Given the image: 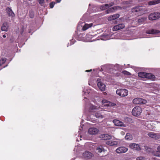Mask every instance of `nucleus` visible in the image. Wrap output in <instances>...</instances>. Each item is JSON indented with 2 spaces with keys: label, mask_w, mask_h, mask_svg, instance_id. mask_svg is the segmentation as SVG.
<instances>
[{
  "label": "nucleus",
  "mask_w": 160,
  "mask_h": 160,
  "mask_svg": "<svg viewBox=\"0 0 160 160\" xmlns=\"http://www.w3.org/2000/svg\"><path fill=\"white\" fill-rule=\"evenodd\" d=\"M138 76L139 77L142 78H146L148 79H152L155 77L152 74L145 72H140L138 73Z\"/></svg>",
  "instance_id": "1"
},
{
  "label": "nucleus",
  "mask_w": 160,
  "mask_h": 160,
  "mask_svg": "<svg viewBox=\"0 0 160 160\" xmlns=\"http://www.w3.org/2000/svg\"><path fill=\"white\" fill-rule=\"evenodd\" d=\"M116 93L121 97H125L128 94V91L124 89H118L116 91Z\"/></svg>",
  "instance_id": "2"
},
{
  "label": "nucleus",
  "mask_w": 160,
  "mask_h": 160,
  "mask_svg": "<svg viewBox=\"0 0 160 160\" xmlns=\"http://www.w3.org/2000/svg\"><path fill=\"white\" fill-rule=\"evenodd\" d=\"M142 110L141 108L139 106L135 107L132 110V114L135 116H138L140 115Z\"/></svg>",
  "instance_id": "3"
},
{
  "label": "nucleus",
  "mask_w": 160,
  "mask_h": 160,
  "mask_svg": "<svg viewBox=\"0 0 160 160\" xmlns=\"http://www.w3.org/2000/svg\"><path fill=\"white\" fill-rule=\"evenodd\" d=\"M160 18V13L156 12L150 14L148 16L149 19L150 20L157 19Z\"/></svg>",
  "instance_id": "4"
},
{
  "label": "nucleus",
  "mask_w": 160,
  "mask_h": 160,
  "mask_svg": "<svg viewBox=\"0 0 160 160\" xmlns=\"http://www.w3.org/2000/svg\"><path fill=\"white\" fill-rule=\"evenodd\" d=\"M132 11L133 12H137L138 14H141L143 13V8L141 6H137L133 8L132 9Z\"/></svg>",
  "instance_id": "5"
},
{
  "label": "nucleus",
  "mask_w": 160,
  "mask_h": 160,
  "mask_svg": "<svg viewBox=\"0 0 160 160\" xmlns=\"http://www.w3.org/2000/svg\"><path fill=\"white\" fill-rule=\"evenodd\" d=\"M133 103L135 104H144L147 103V101L141 98H136L133 100Z\"/></svg>",
  "instance_id": "6"
},
{
  "label": "nucleus",
  "mask_w": 160,
  "mask_h": 160,
  "mask_svg": "<svg viewBox=\"0 0 160 160\" xmlns=\"http://www.w3.org/2000/svg\"><path fill=\"white\" fill-rule=\"evenodd\" d=\"M128 150V148L124 146L120 147L116 149V152L118 154L124 153Z\"/></svg>",
  "instance_id": "7"
},
{
  "label": "nucleus",
  "mask_w": 160,
  "mask_h": 160,
  "mask_svg": "<svg viewBox=\"0 0 160 160\" xmlns=\"http://www.w3.org/2000/svg\"><path fill=\"white\" fill-rule=\"evenodd\" d=\"M125 25L123 23L118 24L112 28V30L114 31H117L121 29H123L125 27Z\"/></svg>",
  "instance_id": "8"
},
{
  "label": "nucleus",
  "mask_w": 160,
  "mask_h": 160,
  "mask_svg": "<svg viewBox=\"0 0 160 160\" xmlns=\"http://www.w3.org/2000/svg\"><path fill=\"white\" fill-rule=\"evenodd\" d=\"M148 135L149 137L153 138L159 139L160 138L159 134L153 132H150L148 133Z\"/></svg>",
  "instance_id": "9"
},
{
  "label": "nucleus",
  "mask_w": 160,
  "mask_h": 160,
  "mask_svg": "<svg viewBox=\"0 0 160 160\" xmlns=\"http://www.w3.org/2000/svg\"><path fill=\"white\" fill-rule=\"evenodd\" d=\"M99 131L98 129L95 128H91L88 130V133L91 135H95L97 134Z\"/></svg>",
  "instance_id": "10"
},
{
  "label": "nucleus",
  "mask_w": 160,
  "mask_h": 160,
  "mask_svg": "<svg viewBox=\"0 0 160 160\" xmlns=\"http://www.w3.org/2000/svg\"><path fill=\"white\" fill-rule=\"evenodd\" d=\"M129 147L131 149L134 150L139 151L141 150L139 145L135 143L131 144L129 145Z\"/></svg>",
  "instance_id": "11"
},
{
  "label": "nucleus",
  "mask_w": 160,
  "mask_h": 160,
  "mask_svg": "<svg viewBox=\"0 0 160 160\" xmlns=\"http://www.w3.org/2000/svg\"><path fill=\"white\" fill-rule=\"evenodd\" d=\"M114 5V3L111 2L109 4H103L100 6V8L102 10H104L109 7H111Z\"/></svg>",
  "instance_id": "12"
},
{
  "label": "nucleus",
  "mask_w": 160,
  "mask_h": 160,
  "mask_svg": "<svg viewBox=\"0 0 160 160\" xmlns=\"http://www.w3.org/2000/svg\"><path fill=\"white\" fill-rule=\"evenodd\" d=\"M102 104L106 106H113L116 105L114 103H112L105 99L102 100Z\"/></svg>",
  "instance_id": "13"
},
{
  "label": "nucleus",
  "mask_w": 160,
  "mask_h": 160,
  "mask_svg": "<svg viewBox=\"0 0 160 160\" xmlns=\"http://www.w3.org/2000/svg\"><path fill=\"white\" fill-rule=\"evenodd\" d=\"M93 156V155L92 153L88 151L85 152L82 154L83 158L86 159L91 158Z\"/></svg>",
  "instance_id": "14"
},
{
  "label": "nucleus",
  "mask_w": 160,
  "mask_h": 160,
  "mask_svg": "<svg viewBox=\"0 0 160 160\" xmlns=\"http://www.w3.org/2000/svg\"><path fill=\"white\" fill-rule=\"evenodd\" d=\"M6 11L9 16L12 18L14 17L15 15V14L10 8L9 7L7 8H6Z\"/></svg>",
  "instance_id": "15"
},
{
  "label": "nucleus",
  "mask_w": 160,
  "mask_h": 160,
  "mask_svg": "<svg viewBox=\"0 0 160 160\" xmlns=\"http://www.w3.org/2000/svg\"><path fill=\"white\" fill-rule=\"evenodd\" d=\"M120 8L118 6H116L112 7L108 9L106 11V13L108 14L110 13L114 12L115 10L118 9Z\"/></svg>",
  "instance_id": "16"
},
{
  "label": "nucleus",
  "mask_w": 160,
  "mask_h": 160,
  "mask_svg": "<svg viewBox=\"0 0 160 160\" xmlns=\"http://www.w3.org/2000/svg\"><path fill=\"white\" fill-rule=\"evenodd\" d=\"M113 122L114 123L115 125L116 126L121 127L125 126V125L122 122L118 120L114 119L113 120Z\"/></svg>",
  "instance_id": "17"
},
{
  "label": "nucleus",
  "mask_w": 160,
  "mask_h": 160,
  "mask_svg": "<svg viewBox=\"0 0 160 160\" xmlns=\"http://www.w3.org/2000/svg\"><path fill=\"white\" fill-rule=\"evenodd\" d=\"M106 150L104 147L102 145L99 146L96 148V152L97 153H100L102 152H104Z\"/></svg>",
  "instance_id": "18"
},
{
  "label": "nucleus",
  "mask_w": 160,
  "mask_h": 160,
  "mask_svg": "<svg viewBox=\"0 0 160 160\" xmlns=\"http://www.w3.org/2000/svg\"><path fill=\"white\" fill-rule=\"evenodd\" d=\"M98 81L97 85L99 88L101 90V91H104L105 90V85L102 82H99L98 79Z\"/></svg>",
  "instance_id": "19"
},
{
  "label": "nucleus",
  "mask_w": 160,
  "mask_h": 160,
  "mask_svg": "<svg viewBox=\"0 0 160 160\" xmlns=\"http://www.w3.org/2000/svg\"><path fill=\"white\" fill-rule=\"evenodd\" d=\"M160 32V31L154 29H152L151 30H148L147 31L146 33L148 34H156Z\"/></svg>",
  "instance_id": "20"
},
{
  "label": "nucleus",
  "mask_w": 160,
  "mask_h": 160,
  "mask_svg": "<svg viewBox=\"0 0 160 160\" xmlns=\"http://www.w3.org/2000/svg\"><path fill=\"white\" fill-rule=\"evenodd\" d=\"M101 138L103 140H108L111 139L112 137L108 134H104L101 135Z\"/></svg>",
  "instance_id": "21"
},
{
  "label": "nucleus",
  "mask_w": 160,
  "mask_h": 160,
  "mask_svg": "<svg viewBox=\"0 0 160 160\" xmlns=\"http://www.w3.org/2000/svg\"><path fill=\"white\" fill-rule=\"evenodd\" d=\"M159 3H160V0L151 1L148 2V4L149 5H155Z\"/></svg>",
  "instance_id": "22"
},
{
  "label": "nucleus",
  "mask_w": 160,
  "mask_h": 160,
  "mask_svg": "<svg viewBox=\"0 0 160 160\" xmlns=\"http://www.w3.org/2000/svg\"><path fill=\"white\" fill-rule=\"evenodd\" d=\"M92 23H91L90 24H85L83 26L82 28V30L83 31H85L88 29V28L92 27Z\"/></svg>",
  "instance_id": "23"
},
{
  "label": "nucleus",
  "mask_w": 160,
  "mask_h": 160,
  "mask_svg": "<svg viewBox=\"0 0 160 160\" xmlns=\"http://www.w3.org/2000/svg\"><path fill=\"white\" fill-rule=\"evenodd\" d=\"M8 28V24L7 22H4L2 25L1 27V30L2 31H7Z\"/></svg>",
  "instance_id": "24"
},
{
  "label": "nucleus",
  "mask_w": 160,
  "mask_h": 160,
  "mask_svg": "<svg viewBox=\"0 0 160 160\" xmlns=\"http://www.w3.org/2000/svg\"><path fill=\"white\" fill-rule=\"evenodd\" d=\"M94 110H99V107H96L92 104H90L89 107V111L91 112Z\"/></svg>",
  "instance_id": "25"
},
{
  "label": "nucleus",
  "mask_w": 160,
  "mask_h": 160,
  "mask_svg": "<svg viewBox=\"0 0 160 160\" xmlns=\"http://www.w3.org/2000/svg\"><path fill=\"white\" fill-rule=\"evenodd\" d=\"M107 143L110 146H114L117 145L118 144V142L116 141L110 140L108 141Z\"/></svg>",
  "instance_id": "26"
},
{
  "label": "nucleus",
  "mask_w": 160,
  "mask_h": 160,
  "mask_svg": "<svg viewBox=\"0 0 160 160\" xmlns=\"http://www.w3.org/2000/svg\"><path fill=\"white\" fill-rule=\"evenodd\" d=\"M109 38V36L108 34H105L102 35L101 39L102 40H106L108 39Z\"/></svg>",
  "instance_id": "27"
},
{
  "label": "nucleus",
  "mask_w": 160,
  "mask_h": 160,
  "mask_svg": "<svg viewBox=\"0 0 160 160\" xmlns=\"http://www.w3.org/2000/svg\"><path fill=\"white\" fill-rule=\"evenodd\" d=\"M125 138L126 139L128 140H131L132 139V136L129 133H128L126 134V135L125 137Z\"/></svg>",
  "instance_id": "28"
},
{
  "label": "nucleus",
  "mask_w": 160,
  "mask_h": 160,
  "mask_svg": "<svg viewBox=\"0 0 160 160\" xmlns=\"http://www.w3.org/2000/svg\"><path fill=\"white\" fill-rule=\"evenodd\" d=\"M94 115L97 118H103V116L100 113L98 112H96L94 114Z\"/></svg>",
  "instance_id": "29"
},
{
  "label": "nucleus",
  "mask_w": 160,
  "mask_h": 160,
  "mask_svg": "<svg viewBox=\"0 0 160 160\" xmlns=\"http://www.w3.org/2000/svg\"><path fill=\"white\" fill-rule=\"evenodd\" d=\"M154 156L160 158V150H158L153 152Z\"/></svg>",
  "instance_id": "30"
},
{
  "label": "nucleus",
  "mask_w": 160,
  "mask_h": 160,
  "mask_svg": "<svg viewBox=\"0 0 160 160\" xmlns=\"http://www.w3.org/2000/svg\"><path fill=\"white\" fill-rule=\"evenodd\" d=\"M6 61V59L5 58H2L0 60V66H1Z\"/></svg>",
  "instance_id": "31"
},
{
  "label": "nucleus",
  "mask_w": 160,
  "mask_h": 160,
  "mask_svg": "<svg viewBox=\"0 0 160 160\" xmlns=\"http://www.w3.org/2000/svg\"><path fill=\"white\" fill-rule=\"evenodd\" d=\"M119 16L120 15L119 14H116L112 15L114 20L118 18L119 17Z\"/></svg>",
  "instance_id": "32"
},
{
  "label": "nucleus",
  "mask_w": 160,
  "mask_h": 160,
  "mask_svg": "<svg viewBox=\"0 0 160 160\" xmlns=\"http://www.w3.org/2000/svg\"><path fill=\"white\" fill-rule=\"evenodd\" d=\"M55 4V2H52L50 3V7L51 8H52L54 5Z\"/></svg>",
  "instance_id": "33"
},
{
  "label": "nucleus",
  "mask_w": 160,
  "mask_h": 160,
  "mask_svg": "<svg viewBox=\"0 0 160 160\" xmlns=\"http://www.w3.org/2000/svg\"><path fill=\"white\" fill-rule=\"evenodd\" d=\"M122 72L123 74L125 75H131V73L129 72H127L126 71H123Z\"/></svg>",
  "instance_id": "34"
},
{
  "label": "nucleus",
  "mask_w": 160,
  "mask_h": 160,
  "mask_svg": "<svg viewBox=\"0 0 160 160\" xmlns=\"http://www.w3.org/2000/svg\"><path fill=\"white\" fill-rule=\"evenodd\" d=\"M145 158L144 157H139L137 158L136 160H143Z\"/></svg>",
  "instance_id": "35"
},
{
  "label": "nucleus",
  "mask_w": 160,
  "mask_h": 160,
  "mask_svg": "<svg viewBox=\"0 0 160 160\" xmlns=\"http://www.w3.org/2000/svg\"><path fill=\"white\" fill-rule=\"evenodd\" d=\"M144 21V19L143 18H141L138 20V22L139 23H141L143 22Z\"/></svg>",
  "instance_id": "36"
},
{
  "label": "nucleus",
  "mask_w": 160,
  "mask_h": 160,
  "mask_svg": "<svg viewBox=\"0 0 160 160\" xmlns=\"http://www.w3.org/2000/svg\"><path fill=\"white\" fill-rule=\"evenodd\" d=\"M38 2L41 5L43 6L44 2V0H39Z\"/></svg>",
  "instance_id": "37"
},
{
  "label": "nucleus",
  "mask_w": 160,
  "mask_h": 160,
  "mask_svg": "<svg viewBox=\"0 0 160 160\" xmlns=\"http://www.w3.org/2000/svg\"><path fill=\"white\" fill-rule=\"evenodd\" d=\"M108 20L109 21L114 20L112 16V15H111L108 18Z\"/></svg>",
  "instance_id": "38"
},
{
  "label": "nucleus",
  "mask_w": 160,
  "mask_h": 160,
  "mask_svg": "<svg viewBox=\"0 0 160 160\" xmlns=\"http://www.w3.org/2000/svg\"><path fill=\"white\" fill-rule=\"evenodd\" d=\"M34 15L33 14V13H32V14H30V18H32L33 17Z\"/></svg>",
  "instance_id": "39"
},
{
  "label": "nucleus",
  "mask_w": 160,
  "mask_h": 160,
  "mask_svg": "<svg viewBox=\"0 0 160 160\" xmlns=\"http://www.w3.org/2000/svg\"><path fill=\"white\" fill-rule=\"evenodd\" d=\"M157 149L158 150H160V145L157 147Z\"/></svg>",
  "instance_id": "40"
},
{
  "label": "nucleus",
  "mask_w": 160,
  "mask_h": 160,
  "mask_svg": "<svg viewBox=\"0 0 160 160\" xmlns=\"http://www.w3.org/2000/svg\"><path fill=\"white\" fill-rule=\"evenodd\" d=\"M145 0H138L139 2H142L145 1Z\"/></svg>",
  "instance_id": "41"
},
{
  "label": "nucleus",
  "mask_w": 160,
  "mask_h": 160,
  "mask_svg": "<svg viewBox=\"0 0 160 160\" xmlns=\"http://www.w3.org/2000/svg\"><path fill=\"white\" fill-rule=\"evenodd\" d=\"M2 37L3 38H5L6 37V34H4L2 35Z\"/></svg>",
  "instance_id": "42"
},
{
  "label": "nucleus",
  "mask_w": 160,
  "mask_h": 160,
  "mask_svg": "<svg viewBox=\"0 0 160 160\" xmlns=\"http://www.w3.org/2000/svg\"><path fill=\"white\" fill-rule=\"evenodd\" d=\"M92 71V69H90V70H87L85 71L87 72H89L91 71Z\"/></svg>",
  "instance_id": "43"
},
{
  "label": "nucleus",
  "mask_w": 160,
  "mask_h": 160,
  "mask_svg": "<svg viewBox=\"0 0 160 160\" xmlns=\"http://www.w3.org/2000/svg\"><path fill=\"white\" fill-rule=\"evenodd\" d=\"M57 0V2H60L61 1V0Z\"/></svg>",
  "instance_id": "44"
}]
</instances>
